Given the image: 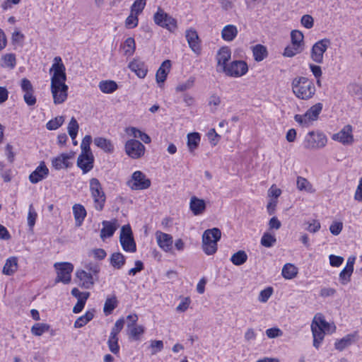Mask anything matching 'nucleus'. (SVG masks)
Returning <instances> with one entry per match:
<instances>
[{
  "mask_svg": "<svg viewBox=\"0 0 362 362\" xmlns=\"http://www.w3.org/2000/svg\"><path fill=\"white\" fill-rule=\"evenodd\" d=\"M303 48L300 47V46H295L293 45H292V46H288L284 49V56L292 57L296 54L300 53L303 51Z\"/></svg>",
  "mask_w": 362,
  "mask_h": 362,
  "instance_id": "nucleus-55",
  "label": "nucleus"
},
{
  "mask_svg": "<svg viewBox=\"0 0 362 362\" xmlns=\"http://www.w3.org/2000/svg\"><path fill=\"white\" fill-rule=\"evenodd\" d=\"M21 88L24 93L33 91L34 90V88L31 82L26 78H23V79H21Z\"/></svg>",
  "mask_w": 362,
  "mask_h": 362,
  "instance_id": "nucleus-64",
  "label": "nucleus"
},
{
  "mask_svg": "<svg viewBox=\"0 0 362 362\" xmlns=\"http://www.w3.org/2000/svg\"><path fill=\"white\" fill-rule=\"evenodd\" d=\"M189 208L195 216L200 215L204 213L206 209V203L204 199L192 197L190 199Z\"/></svg>",
  "mask_w": 362,
  "mask_h": 362,
  "instance_id": "nucleus-26",
  "label": "nucleus"
},
{
  "mask_svg": "<svg viewBox=\"0 0 362 362\" xmlns=\"http://www.w3.org/2000/svg\"><path fill=\"white\" fill-rule=\"evenodd\" d=\"M156 238L159 247L165 252L171 250L173 247V237L161 231L156 233Z\"/></svg>",
  "mask_w": 362,
  "mask_h": 362,
  "instance_id": "nucleus-21",
  "label": "nucleus"
},
{
  "mask_svg": "<svg viewBox=\"0 0 362 362\" xmlns=\"http://www.w3.org/2000/svg\"><path fill=\"white\" fill-rule=\"evenodd\" d=\"M49 72H53L51 78V84H52L53 88H55L56 84H66V68L60 57L54 58V63L49 69Z\"/></svg>",
  "mask_w": 362,
  "mask_h": 362,
  "instance_id": "nucleus-6",
  "label": "nucleus"
},
{
  "mask_svg": "<svg viewBox=\"0 0 362 362\" xmlns=\"http://www.w3.org/2000/svg\"><path fill=\"white\" fill-rule=\"evenodd\" d=\"M73 213L77 225L80 226L86 216V211L84 206L79 204H74L73 206Z\"/></svg>",
  "mask_w": 362,
  "mask_h": 362,
  "instance_id": "nucleus-35",
  "label": "nucleus"
},
{
  "mask_svg": "<svg viewBox=\"0 0 362 362\" xmlns=\"http://www.w3.org/2000/svg\"><path fill=\"white\" fill-rule=\"evenodd\" d=\"M138 22L139 19L137 15L131 13L125 21V25L129 28H133L137 26Z\"/></svg>",
  "mask_w": 362,
  "mask_h": 362,
  "instance_id": "nucleus-60",
  "label": "nucleus"
},
{
  "mask_svg": "<svg viewBox=\"0 0 362 362\" xmlns=\"http://www.w3.org/2000/svg\"><path fill=\"white\" fill-rule=\"evenodd\" d=\"M125 257L121 252H114L110 258V264L116 269H120L125 264Z\"/></svg>",
  "mask_w": 362,
  "mask_h": 362,
  "instance_id": "nucleus-34",
  "label": "nucleus"
},
{
  "mask_svg": "<svg viewBox=\"0 0 362 362\" xmlns=\"http://www.w3.org/2000/svg\"><path fill=\"white\" fill-rule=\"evenodd\" d=\"M281 274L286 279H292L296 276L298 269L293 264L287 263L283 267Z\"/></svg>",
  "mask_w": 362,
  "mask_h": 362,
  "instance_id": "nucleus-36",
  "label": "nucleus"
},
{
  "mask_svg": "<svg viewBox=\"0 0 362 362\" xmlns=\"http://www.w3.org/2000/svg\"><path fill=\"white\" fill-rule=\"evenodd\" d=\"M329 45L330 40L327 38H324L315 43L311 50V59L317 64L322 63L323 54Z\"/></svg>",
  "mask_w": 362,
  "mask_h": 362,
  "instance_id": "nucleus-12",
  "label": "nucleus"
},
{
  "mask_svg": "<svg viewBox=\"0 0 362 362\" xmlns=\"http://www.w3.org/2000/svg\"><path fill=\"white\" fill-rule=\"evenodd\" d=\"M194 78L193 77H190L185 82L180 83L176 87V91L182 92V91H185L188 89H190L194 86Z\"/></svg>",
  "mask_w": 362,
  "mask_h": 362,
  "instance_id": "nucleus-58",
  "label": "nucleus"
},
{
  "mask_svg": "<svg viewBox=\"0 0 362 362\" xmlns=\"http://www.w3.org/2000/svg\"><path fill=\"white\" fill-rule=\"evenodd\" d=\"M128 67L140 78H144L146 76L148 68L145 63L139 59H134L129 64Z\"/></svg>",
  "mask_w": 362,
  "mask_h": 362,
  "instance_id": "nucleus-24",
  "label": "nucleus"
},
{
  "mask_svg": "<svg viewBox=\"0 0 362 362\" xmlns=\"http://www.w3.org/2000/svg\"><path fill=\"white\" fill-rule=\"evenodd\" d=\"M273 292V290L271 287H268L264 290H262L259 295V300L262 303H265L270 298Z\"/></svg>",
  "mask_w": 362,
  "mask_h": 362,
  "instance_id": "nucleus-63",
  "label": "nucleus"
},
{
  "mask_svg": "<svg viewBox=\"0 0 362 362\" xmlns=\"http://www.w3.org/2000/svg\"><path fill=\"white\" fill-rule=\"evenodd\" d=\"M37 216V213L35 211L33 204H30L28 214V224L30 228L35 226Z\"/></svg>",
  "mask_w": 362,
  "mask_h": 362,
  "instance_id": "nucleus-59",
  "label": "nucleus"
},
{
  "mask_svg": "<svg viewBox=\"0 0 362 362\" xmlns=\"http://www.w3.org/2000/svg\"><path fill=\"white\" fill-rule=\"evenodd\" d=\"M57 272V282L68 284L71 281V274L73 272L74 266L69 262H57L54 265Z\"/></svg>",
  "mask_w": 362,
  "mask_h": 362,
  "instance_id": "nucleus-11",
  "label": "nucleus"
},
{
  "mask_svg": "<svg viewBox=\"0 0 362 362\" xmlns=\"http://www.w3.org/2000/svg\"><path fill=\"white\" fill-rule=\"evenodd\" d=\"M297 187L299 190H305L308 192H313V186L308 180L303 177H298L297 178Z\"/></svg>",
  "mask_w": 362,
  "mask_h": 362,
  "instance_id": "nucleus-48",
  "label": "nucleus"
},
{
  "mask_svg": "<svg viewBox=\"0 0 362 362\" xmlns=\"http://www.w3.org/2000/svg\"><path fill=\"white\" fill-rule=\"evenodd\" d=\"M353 270L344 267L339 274V279L342 284H346L350 281Z\"/></svg>",
  "mask_w": 362,
  "mask_h": 362,
  "instance_id": "nucleus-57",
  "label": "nucleus"
},
{
  "mask_svg": "<svg viewBox=\"0 0 362 362\" xmlns=\"http://www.w3.org/2000/svg\"><path fill=\"white\" fill-rule=\"evenodd\" d=\"M144 332V328L141 325H132L131 327H127V334L130 338L134 340L139 339V337Z\"/></svg>",
  "mask_w": 362,
  "mask_h": 362,
  "instance_id": "nucleus-44",
  "label": "nucleus"
},
{
  "mask_svg": "<svg viewBox=\"0 0 362 362\" xmlns=\"http://www.w3.org/2000/svg\"><path fill=\"white\" fill-rule=\"evenodd\" d=\"M126 153L133 159H138L144 156L145 146L138 140L129 139L125 144Z\"/></svg>",
  "mask_w": 362,
  "mask_h": 362,
  "instance_id": "nucleus-13",
  "label": "nucleus"
},
{
  "mask_svg": "<svg viewBox=\"0 0 362 362\" xmlns=\"http://www.w3.org/2000/svg\"><path fill=\"white\" fill-rule=\"evenodd\" d=\"M94 157L93 154L80 153L77 159V166L81 168L83 174L90 171L93 168Z\"/></svg>",
  "mask_w": 362,
  "mask_h": 362,
  "instance_id": "nucleus-19",
  "label": "nucleus"
},
{
  "mask_svg": "<svg viewBox=\"0 0 362 362\" xmlns=\"http://www.w3.org/2000/svg\"><path fill=\"white\" fill-rule=\"evenodd\" d=\"M292 91L296 97L308 100L315 94L316 88L313 81L305 76H298L291 83Z\"/></svg>",
  "mask_w": 362,
  "mask_h": 362,
  "instance_id": "nucleus-2",
  "label": "nucleus"
},
{
  "mask_svg": "<svg viewBox=\"0 0 362 362\" xmlns=\"http://www.w3.org/2000/svg\"><path fill=\"white\" fill-rule=\"evenodd\" d=\"M327 143L326 135L320 131L309 132L305 136L303 148L306 150H317L324 148Z\"/></svg>",
  "mask_w": 362,
  "mask_h": 362,
  "instance_id": "nucleus-4",
  "label": "nucleus"
},
{
  "mask_svg": "<svg viewBox=\"0 0 362 362\" xmlns=\"http://www.w3.org/2000/svg\"><path fill=\"white\" fill-rule=\"evenodd\" d=\"M76 276L78 279V285L83 288L90 289L91 288L95 281L98 280V277H95L91 273L88 272L83 269L77 270Z\"/></svg>",
  "mask_w": 362,
  "mask_h": 362,
  "instance_id": "nucleus-16",
  "label": "nucleus"
},
{
  "mask_svg": "<svg viewBox=\"0 0 362 362\" xmlns=\"http://www.w3.org/2000/svg\"><path fill=\"white\" fill-rule=\"evenodd\" d=\"M124 322L125 321L124 318H120L117 320L115 323L113 327L112 328L110 335L113 337H117L118 334L123 329Z\"/></svg>",
  "mask_w": 362,
  "mask_h": 362,
  "instance_id": "nucleus-56",
  "label": "nucleus"
},
{
  "mask_svg": "<svg viewBox=\"0 0 362 362\" xmlns=\"http://www.w3.org/2000/svg\"><path fill=\"white\" fill-rule=\"evenodd\" d=\"M91 141L92 137L90 135H86L84 136L81 144V153L93 154L90 148V144Z\"/></svg>",
  "mask_w": 362,
  "mask_h": 362,
  "instance_id": "nucleus-54",
  "label": "nucleus"
},
{
  "mask_svg": "<svg viewBox=\"0 0 362 362\" xmlns=\"http://www.w3.org/2000/svg\"><path fill=\"white\" fill-rule=\"evenodd\" d=\"M332 139L344 145L352 144L354 141L352 127L350 124L345 125L338 133L334 134Z\"/></svg>",
  "mask_w": 362,
  "mask_h": 362,
  "instance_id": "nucleus-15",
  "label": "nucleus"
},
{
  "mask_svg": "<svg viewBox=\"0 0 362 362\" xmlns=\"http://www.w3.org/2000/svg\"><path fill=\"white\" fill-rule=\"evenodd\" d=\"M247 255L243 250H239L238 252L234 253L230 257V261L233 264L236 266L243 264L247 261Z\"/></svg>",
  "mask_w": 362,
  "mask_h": 362,
  "instance_id": "nucleus-43",
  "label": "nucleus"
},
{
  "mask_svg": "<svg viewBox=\"0 0 362 362\" xmlns=\"http://www.w3.org/2000/svg\"><path fill=\"white\" fill-rule=\"evenodd\" d=\"M322 104L321 103H316L308 109L303 115H296L295 121L302 126L308 127L313 121L317 119L319 115L322 112Z\"/></svg>",
  "mask_w": 362,
  "mask_h": 362,
  "instance_id": "nucleus-7",
  "label": "nucleus"
},
{
  "mask_svg": "<svg viewBox=\"0 0 362 362\" xmlns=\"http://www.w3.org/2000/svg\"><path fill=\"white\" fill-rule=\"evenodd\" d=\"M252 53L255 61L261 62L267 55V48L262 45H257L252 49Z\"/></svg>",
  "mask_w": 362,
  "mask_h": 362,
  "instance_id": "nucleus-41",
  "label": "nucleus"
},
{
  "mask_svg": "<svg viewBox=\"0 0 362 362\" xmlns=\"http://www.w3.org/2000/svg\"><path fill=\"white\" fill-rule=\"evenodd\" d=\"M94 317V310L87 311L83 315L77 318L74 322V327L81 328L90 322Z\"/></svg>",
  "mask_w": 362,
  "mask_h": 362,
  "instance_id": "nucleus-38",
  "label": "nucleus"
},
{
  "mask_svg": "<svg viewBox=\"0 0 362 362\" xmlns=\"http://www.w3.org/2000/svg\"><path fill=\"white\" fill-rule=\"evenodd\" d=\"M0 65L3 68L13 69L16 65V58L15 54L8 53L2 55Z\"/></svg>",
  "mask_w": 362,
  "mask_h": 362,
  "instance_id": "nucleus-29",
  "label": "nucleus"
},
{
  "mask_svg": "<svg viewBox=\"0 0 362 362\" xmlns=\"http://www.w3.org/2000/svg\"><path fill=\"white\" fill-rule=\"evenodd\" d=\"M18 269V259L16 257H11L6 259L3 268V273L6 275H12Z\"/></svg>",
  "mask_w": 362,
  "mask_h": 362,
  "instance_id": "nucleus-31",
  "label": "nucleus"
},
{
  "mask_svg": "<svg viewBox=\"0 0 362 362\" xmlns=\"http://www.w3.org/2000/svg\"><path fill=\"white\" fill-rule=\"evenodd\" d=\"M117 303L118 301L115 296L107 298L103 307V312L105 315H110L117 306Z\"/></svg>",
  "mask_w": 362,
  "mask_h": 362,
  "instance_id": "nucleus-39",
  "label": "nucleus"
},
{
  "mask_svg": "<svg viewBox=\"0 0 362 362\" xmlns=\"http://www.w3.org/2000/svg\"><path fill=\"white\" fill-rule=\"evenodd\" d=\"M127 185L133 190L146 189L151 186V180L144 173L137 170L132 174V179L127 182Z\"/></svg>",
  "mask_w": 362,
  "mask_h": 362,
  "instance_id": "nucleus-10",
  "label": "nucleus"
},
{
  "mask_svg": "<svg viewBox=\"0 0 362 362\" xmlns=\"http://www.w3.org/2000/svg\"><path fill=\"white\" fill-rule=\"evenodd\" d=\"M292 45L295 46H300L303 45V34L299 30H293L291 33Z\"/></svg>",
  "mask_w": 362,
  "mask_h": 362,
  "instance_id": "nucleus-51",
  "label": "nucleus"
},
{
  "mask_svg": "<svg viewBox=\"0 0 362 362\" xmlns=\"http://www.w3.org/2000/svg\"><path fill=\"white\" fill-rule=\"evenodd\" d=\"M185 37L192 52L199 55L201 53V45L197 31L192 29L187 30Z\"/></svg>",
  "mask_w": 362,
  "mask_h": 362,
  "instance_id": "nucleus-20",
  "label": "nucleus"
},
{
  "mask_svg": "<svg viewBox=\"0 0 362 362\" xmlns=\"http://www.w3.org/2000/svg\"><path fill=\"white\" fill-rule=\"evenodd\" d=\"M126 132L128 135L134 138H139L145 144H149L151 142L150 136L144 132H142L136 127H128L126 129Z\"/></svg>",
  "mask_w": 362,
  "mask_h": 362,
  "instance_id": "nucleus-32",
  "label": "nucleus"
},
{
  "mask_svg": "<svg viewBox=\"0 0 362 362\" xmlns=\"http://www.w3.org/2000/svg\"><path fill=\"white\" fill-rule=\"evenodd\" d=\"M102 224L103 228L100 230V238L103 240L112 237L118 227L117 219H113L111 221H103Z\"/></svg>",
  "mask_w": 362,
  "mask_h": 362,
  "instance_id": "nucleus-25",
  "label": "nucleus"
},
{
  "mask_svg": "<svg viewBox=\"0 0 362 362\" xmlns=\"http://www.w3.org/2000/svg\"><path fill=\"white\" fill-rule=\"evenodd\" d=\"M124 55L131 56L134 54L136 49L135 40L133 37H128L122 45Z\"/></svg>",
  "mask_w": 362,
  "mask_h": 362,
  "instance_id": "nucleus-42",
  "label": "nucleus"
},
{
  "mask_svg": "<svg viewBox=\"0 0 362 362\" xmlns=\"http://www.w3.org/2000/svg\"><path fill=\"white\" fill-rule=\"evenodd\" d=\"M89 296H90L89 292L83 293V296H82V298H81V299L78 300L76 304L73 308V313H78L83 310L87 299L89 298Z\"/></svg>",
  "mask_w": 362,
  "mask_h": 362,
  "instance_id": "nucleus-52",
  "label": "nucleus"
},
{
  "mask_svg": "<svg viewBox=\"0 0 362 362\" xmlns=\"http://www.w3.org/2000/svg\"><path fill=\"white\" fill-rule=\"evenodd\" d=\"M86 272L91 273L95 277H98V274L100 272V267L95 263L90 262L85 265Z\"/></svg>",
  "mask_w": 362,
  "mask_h": 362,
  "instance_id": "nucleus-61",
  "label": "nucleus"
},
{
  "mask_svg": "<svg viewBox=\"0 0 362 362\" xmlns=\"http://www.w3.org/2000/svg\"><path fill=\"white\" fill-rule=\"evenodd\" d=\"M73 158L72 153H62L52 160V165L56 170L68 168L71 166L69 160Z\"/></svg>",
  "mask_w": 362,
  "mask_h": 362,
  "instance_id": "nucleus-23",
  "label": "nucleus"
},
{
  "mask_svg": "<svg viewBox=\"0 0 362 362\" xmlns=\"http://www.w3.org/2000/svg\"><path fill=\"white\" fill-rule=\"evenodd\" d=\"M118 337H113V336H109L108 340H107V345L110 351L113 354H118L119 352V346L118 344Z\"/></svg>",
  "mask_w": 362,
  "mask_h": 362,
  "instance_id": "nucleus-50",
  "label": "nucleus"
},
{
  "mask_svg": "<svg viewBox=\"0 0 362 362\" xmlns=\"http://www.w3.org/2000/svg\"><path fill=\"white\" fill-rule=\"evenodd\" d=\"M230 57L231 52L228 47H223L218 50L216 54L218 71L223 72L225 71L228 66L226 63L230 59Z\"/></svg>",
  "mask_w": 362,
  "mask_h": 362,
  "instance_id": "nucleus-18",
  "label": "nucleus"
},
{
  "mask_svg": "<svg viewBox=\"0 0 362 362\" xmlns=\"http://www.w3.org/2000/svg\"><path fill=\"white\" fill-rule=\"evenodd\" d=\"M248 71V66L245 62L236 60L231 62L223 71L227 76L240 77L245 75Z\"/></svg>",
  "mask_w": 362,
  "mask_h": 362,
  "instance_id": "nucleus-14",
  "label": "nucleus"
},
{
  "mask_svg": "<svg viewBox=\"0 0 362 362\" xmlns=\"http://www.w3.org/2000/svg\"><path fill=\"white\" fill-rule=\"evenodd\" d=\"M23 100L28 105H29V106L34 105L37 101L36 98L34 95V90L24 93Z\"/></svg>",
  "mask_w": 362,
  "mask_h": 362,
  "instance_id": "nucleus-62",
  "label": "nucleus"
},
{
  "mask_svg": "<svg viewBox=\"0 0 362 362\" xmlns=\"http://www.w3.org/2000/svg\"><path fill=\"white\" fill-rule=\"evenodd\" d=\"M119 242L124 251L129 252H136V246L129 225H125L122 227Z\"/></svg>",
  "mask_w": 362,
  "mask_h": 362,
  "instance_id": "nucleus-9",
  "label": "nucleus"
},
{
  "mask_svg": "<svg viewBox=\"0 0 362 362\" xmlns=\"http://www.w3.org/2000/svg\"><path fill=\"white\" fill-rule=\"evenodd\" d=\"M50 326L45 323H35L31 327V333L35 336H41L45 332H47Z\"/></svg>",
  "mask_w": 362,
  "mask_h": 362,
  "instance_id": "nucleus-45",
  "label": "nucleus"
},
{
  "mask_svg": "<svg viewBox=\"0 0 362 362\" xmlns=\"http://www.w3.org/2000/svg\"><path fill=\"white\" fill-rule=\"evenodd\" d=\"M146 4V0H136L131 6V13L138 16L143 11Z\"/></svg>",
  "mask_w": 362,
  "mask_h": 362,
  "instance_id": "nucleus-53",
  "label": "nucleus"
},
{
  "mask_svg": "<svg viewBox=\"0 0 362 362\" xmlns=\"http://www.w3.org/2000/svg\"><path fill=\"white\" fill-rule=\"evenodd\" d=\"M98 87L100 90L105 93H112L115 91L118 86L114 81H102L99 83Z\"/></svg>",
  "mask_w": 362,
  "mask_h": 362,
  "instance_id": "nucleus-37",
  "label": "nucleus"
},
{
  "mask_svg": "<svg viewBox=\"0 0 362 362\" xmlns=\"http://www.w3.org/2000/svg\"><path fill=\"white\" fill-rule=\"evenodd\" d=\"M50 88L54 104H62L66 100L69 89L66 84H56L55 88H53L51 84Z\"/></svg>",
  "mask_w": 362,
  "mask_h": 362,
  "instance_id": "nucleus-17",
  "label": "nucleus"
},
{
  "mask_svg": "<svg viewBox=\"0 0 362 362\" xmlns=\"http://www.w3.org/2000/svg\"><path fill=\"white\" fill-rule=\"evenodd\" d=\"M79 129L78 122L74 117H72L68 124L67 130L68 133L72 140L76 139Z\"/></svg>",
  "mask_w": 362,
  "mask_h": 362,
  "instance_id": "nucleus-47",
  "label": "nucleus"
},
{
  "mask_svg": "<svg viewBox=\"0 0 362 362\" xmlns=\"http://www.w3.org/2000/svg\"><path fill=\"white\" fill-rule=\"evenodd\" d=\"M200 139L199 134L197 132L190 133L187 135V146L190 152H193L197 148Z\"/></svg>",
  "mask_w": 362,
  "mask_h": 362,
  "instance_id": "nucleus-40",
  "label": "nucleus"
},
{
  "mask_svg": "<svg viewBox=\"0 0 362 362\" xmlns=\"http://www.w3.org/2000/svg\"><path fill=\"white\" fill-rule=\"evenodd\" d=\"M276 242L274 235L269 233H264L261 238V245L265 247H272Z\"/></svg>",
  "mask_w": 362,
  "mask_h": 362,
  "instance_id": "nucleus-46",
  "label": "nucleus"
},
{
  "mask_svg": "<svg viewBox=\"0 0 362 362\" xmlns=\"http://www.w3.org/2000/svg\"><path fill=\"white\" fill-rule=\"evenodd\" d=\"M238 29L233 25H227L221 30V37L225 41L233 40L238 35Z\"/></svg>",
  "mask_w": 362,
  "mask_h": 362,
  "instance_id": "nucleus-28",
  "label": "nucleus"
},
{
  "mask_svg": "<svg viewBox=\"0 0 362 362\" xmlns=\"http://www.w3.org/2000/svg\"><path fill=\"white\" fill-rule=\"evenodd\" d=\"M94 144L106 153H112L114 151V146L111 141L105 138L95 137L94 139Z\"/></svg>",
  "mask_w": 362,
  "mask_h": 362,
  "instance_id": "nucleus-30",
  "label": "nucleus"
},
{
  "mask_svg": "<svg viewBox=\"0 0 362 362\" xmlns=\"http://www.w3.org/2000/svg\"><path fill=\"white\" fill-rule=\"evenodd\" d=\"M335 329L336 327L326 322L322 314H316L311 324V330L313 337V346L316 349H318L324 339L325 334L326 333H332Z\"/></svg>",
  "mask_w": 362,
  "mask_h": 362,
  "instance_id": "nucleus-1",
  "label": "nucleus"
},
{
  "mask_svg": "<svg viewBox=\"0 0 362 362\" xmlns=\"http://www.w3.org/2000/svg\"><path fill=\"white\" fill-rule=\"evenodd\" d=\"M153 20L156 25L164 28L170 32H174L177 28V21L158 8L153 15Z\"/></svg>",
  "mask_w": 362,
  "mask_h": 362,
  "instance_id": "nucleus-8",
  "label": "nucleus"
},
{
  "mask_svg": "<svg viewBox=\"0 0 362 362\" xmlns=\"http://www.w3.org/2000/svg\"><path fill=\"white\" fill-rule=\"evenodd\" d=\"M64 122V117L63 116H58L49 120L46 124V127L49 130H56L63 124Z\"/></svg>",
  "mask_w": 362,
  "mask_h": 362,
  "instance_id": "nucleus-49",
  "label": "nucleus"
},
{
  "mask_svg": "<svg viewBox=\"0 0 362 362\" xmlns=\"http://www.w3.org/2000/svg\"><path fill=\"white\" fill-rule=\"evenodd\" d=\"M355 334H347L334 344V347L339 351H343L346 348L351 346L354 341Z\"/></svg>",
  "mask_w": 362,
  "mask_h": 362,
  "instance_id": "nucleus-33",
  "label": "nucleus"
},
{
  "mask_svg": "<svg viewBox=\"0 0 362 362\" xmlns=\"http://www.w3.org/2000/svg\"><path fill=\"white\" fill-rule=\"evenodd\" d=\"M170 66L171 62L170 60H165L162 63L156 74V78L158 83H163L165 81Z\"/></svg>",
  "mask_w": 362,
  "mask_h": 362,
  "instance_id": "nucleus-27",
  "label": "nucleus"
},
{
  "mask_svg": "<svg viewBox=\"0 0 362 362\" xmlns=\"http://www.w3.org/2000/svg\"><path fill=\"white\" fill-rule=\"evenodd\" d=\"M49 173V169L42 162L39 166L29 175V180L33 184H36L45 179Z\"/></svg>",
  "mask_w": 362,
  "mask_h": 362,
  "instance_id": "nucleus-22",
  "label": "nucleus"
},
{
  "mask_svg": "<svg viewBox=\"0 0 362 362\" xmlns=\"http://www.w3.org/2000/svg\"><path fill=\"white\" fill-rule=\"evenodd\" d=\"M89 187L94 202V207L97 211H100L104 208L106 196L99 180L95 177L91 178Z\"/></svg>",
  "mask_w": 362,
  "mask_h": 362,
  "instance_id": "nucleus-5",
  "label": "nucleus"
},
{
  "mask_svg": "<svg viewBox=\"0 0 362 362\" xmlns=\"http://www.w3.org/2000/svg\"><path fill=\"white\" fill-rule=\"evenodd\" d=\"M221 231L218 228L206 230L202 235V249L207 255L217 251V243L221 239Z\"/></svg>",
  "mask_w": 362,
  "mask_h": 362,
  "instance_id": "nucleus-3",
  "label": "nucleus"
}]
</instances>
